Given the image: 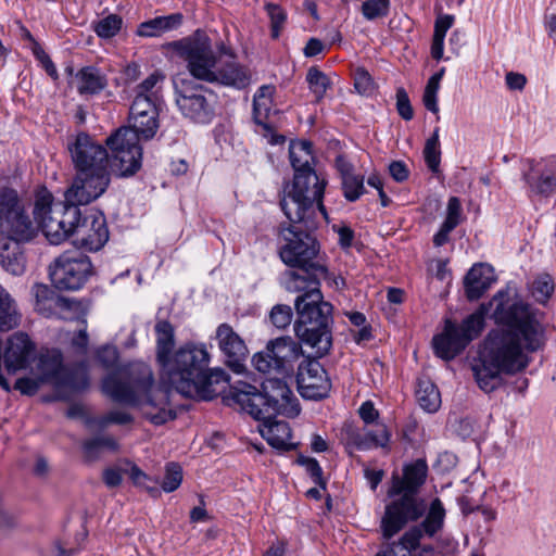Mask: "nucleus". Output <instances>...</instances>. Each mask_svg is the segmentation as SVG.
I'll return each mask as SVG.
<instances>
[{
    "mask_svg": "<svg viewBox=\"0 0 556 556\" xmlns=\"http://www.w3.org/2000/svg\"><path fill=\"white\" fill-rule=\"evenodd\" d=\"M489 307L497 327L485 336L471 365L475 380L485 393L498 389L504 375L525 371L531 354L542 351L547 341L545 314L508 290L497 291Z\"/></svg>",
    "mask_w": 556,
    "mask_h": 556,
    "instance_id": "1",
    "label": "nucleus"
},
{
    "mask_svg": "<svg viewBox=\"0 0 556 556\" xmlns=\"http://www.w3.org/2000/svg\"><path fill=\"white\" fill-rule=\"evenodd\" d=\"M210 362L205 343L186 342L160 366L161 378L186 397L212 400L223 391L228 376L222 368H211Z\"/></svg>",
    "mask_w": 556,
    "mask_h": 556,
    "instance_id": "2",
    "label": "nucleus"
},
{
    "mask_svg": "<svg viewBox=\"0 0 556 556\" xmlns=\"http://www.w3.org/2000/svg\"><path fill=\"white\" fill-rule=\"evenodd\" d=\"M122 381L109 375L102 383L103 392L113 401L138 407L153 425H163L176 417L169 402V391L155 384L152 369L144 363H134Z\"/></svg>",
    "mask_w": 556,
    "mask_h": 556,
    "instance_id": "3",
    "label": "nucleus"
},
{
    "mask_svg": "<svg viewBox=\"0 0 556 556\" xmlns=\"http://www.w3.org/2000/svg\"><path fill=\"white\" fill-rule=\"evenodd\" d=\"M289 152L294 178L292 185L286 187L280 206L288 219L305 220L312 226L317 210L326 217L323 204L326 180L319 178L312 167L311 142H294Z\"/></svg>",
    "mask_w": 556,
    "mask_h": 556,
    "instance_id": "4",
    "label": "nucleus"
},
{
    "mask_svg": "<svg viewBox=\"0 0 556 556\" xmlns=\"http://www.w3.org/2000/svg\"><path fill=\"white\" fill-rule=\"evenodd\" d=\"M320 214L318 210L316 215ZM315 216L311 226L305 220H290L288 227H281L280 238L283 244L280 247L279 255L281 261L298 270L286 271L285 287L289 292H300L307 288L311 281L317 287L320 278L326 277L327 268L318 260L319 245L311 231L317 227Z\"/></svg>",
    "mask_w": 556,
    "mask_h": 556,
    "instance_id": "5",
    "label": "nucleus"
},
{
    "mask_svg": "<svg viewBox=\"0 0 556 556\" xmlns=\"http://www.w3.org/2000/svg\"><path fill=\"white\" fill-rule=\"evenodd\" d=\"M427 470L426 462L418 459L404 467L403 477H392L391 486L388 491L391 501L384 506L380 520V531L383 539H392L407 523L417 521L424 516L426 504L416 494L426 481Z\"/></svg>",
    "mask_w": 556,
    "mask_h": 556,
    "instance_id": "6",
    "label": "nucleus"
},
{
    "mask_svg": "<svg viewBox=\"0 0 556 556\" xmlns=\"http://www.w3.org/2000/svg\"><path fill=\"white\" fill-rule=\"evenodd\" d=\"M34 236L33 222L18 194L13 189L0 190V264L10 274L25 270V258L20 243Z\"/></svg>",
    "mask_w": 556,
    "mask_h": 556,
    "instance_id": "7",
    "label": "nucleus"
},
{
    "mask_svg": "<svg viewBox=\"0 0 556 556\" xmlns=\"http://www.w3.org/2000/svg\"><path fill=\"white\" fill-rule=\"evenodd\" d=\"M294 301L298 319L294 323L299 340L315 350L316 355H326L332 345V305L323 300L319 287L313 280Z\"/></svg>",
    "mask_w": 556,
    "mask_h": 556,
    "instance_id": "8",
    "label": "nucleus"
},
{
    "mask_svg": "<svg viewBox=\"0 0 556 556\" xmlns=\"http://www.w3.org/2000/svg\"><path fill=\"white\" fill-rule=\"evenodd\" d=\"M231 400L253 417L271 415L296 416L300 407L296 397L282 378H267L262 382V392L254 386L238 381L230 388Z\"/></svg>",
    "mask_w": 556,
    "mask_h": 556,
    "instance_id": "9",
    "label": "nucleus"
},
{
    "mask_svg": "<svg viewBox=\"0 0 556 556\" xmlns=\"http://www.w3.org/2000/svg\"><path fill=\"white\" fill-rule=\"evenodd\" d=\"M79 215L80 210L66 201L54 203L53 195L47 188H40L36 192L34 216L50 243L60 244L72 236Z\"/></svg>",
    "mask_w": 556,
    "mask_h": 556,
    "instance_id": "10",
    "label": "nucleus"
},
{
    "mask_svg": "<svg viewBox=\"0 0 556 556\" xmlns=\"http://www.w3.org/2000/svg\"><path fill=\"white\" fill-rule=\"evenodd\" d=\"M168 48L184 60L193 78L212 83L218 56L205 31L197 29L190 36L169 42Z\"/></svg>",
    "mask_w": 556,
    "mask_h": 556,
    "instance_id": "11",
    "label": "nucleus"
},
{
    "mask_svg": "<svg viewBox=\"0 0 556 556\" xmlns=\"http://www.w3.org/2000/svg\"><path fill=\"white\" fill-rule=\"evenodd\" d=\"M488 309L486 305H480L460 325L450 319L445 320L442 333L434 336L432 340L435 355L444 361H451L460 354L483 330Z\"/></svg>",
    "mask_w": 556,
    "mask_h": 556,
    "instance_id": "12",
    "label": "nucleus"
},
{
    "mask_svg": "<svg viewBox=\"0 0 556 556\" xmlns=\"http://www.w3.org/2000/svg\"><path fill=\"white\" fill-rule=\"evenodd\" d=\"M29 374L37 375L46 384L66 387L74 390L88 386L85 365H79L76 372H71L63 364V355L54 348H40L29 367Z\"/></svg>",
    "mask_w": 556,
    "mask_h": 556,
    "instance_id": "13",
    "label": "nucleus"
},
{
    "mask_svg": "<svg viewBox=\"0 0 556 556\" xmlns=\"http://www.w3.org/2000/svg\"><path fill=\"white\" fill-rule=\"evenodd\" d=\"M176 104L181 114L195 122L208 123L214 115L213 93L194 80L176 77L174 79Z\"/></svg>",
    "mask_w": 556,
    "mask_h": 556,
    "instance_id": "14",
    "label": "nucleus"
},
{
    "mask_svg": "<svg viewBox=\"0 0 556 556\" xmlns=\"http://www.w3.org/2000/svg\"><path fill=\"white\" fill-rule=\"evenodd\" d=\"M92 275L90 258L81 253L66 251L49 266V276L59 290L76 291Z\"/></svg>",
    "mask_w": 556,
    "mask_h": 556,
    "instance_id": "15",
    "label": "nucleus"
},
{
    "mask_svg": "<svg viewBox=\"0 0 556 556\" xmlns=\"http://www.w3.org/2000/svg\"><path fill=\"white\" fill-rule=\"evenodd\" d=\"M301 354L302 348L298 342L290 337L278 338L270 341L265 351L256 353L252 363L260 372L287 376Z\"/></svg>",
    "mask_w": 556,
    "mask_h": 556,
    "instance_id": "16",
    "label": "nucleus"
},
{
    "mask_svg": "<svg viewBox=\"0 0 556 556\" xmlns=\"http://www.w3.org/2000/svg\"><path fill=\"white\" fill-rule=\"evenodd\" d=\"M141 135L131 127H121L106 138L114 166L121 176H131L141 167Z\"/></svg>",
    "mask_w": 556,
    "mask_h": 556,
    "instance_id": "17",
    "label": "nucleus"
},
{
    "mask_svg": "<svg viewBox=\"0 0 556 556\" xmlns=\"http://www.w3.org/2000/svg\"><path fill=\"white\" fill-rule=\"evenodd\" d=\"M111 181L109 169L76 170L64 197L68 204L76 207L87 205L99 199Z\"/></svg>",
    "mask_w": 556,
    "mask_h": 556,
    "instance_id": "18",
    "label": "nucleus"
},
{
    "mask_svg": "<svg viewBox=\"0 0 556 556\" xmlns=\"http://www.w3.org/2000/svg\"><path fill=\"white\" fill-rule=\"evenodd\" d=\"M73 243L88 252L101 250L109 240L105 216L98 211H87L79 215L73 228Z\"/></svg>",
    "mask_w": 556,
    "mask_h": 556,
    "instance_id": "19",
    "label": "nucleus"
},
{
    "mask_svg": "<svg viewBox=\"0 0 556 556\" xmlns=\"http://www.w3.org/2000/svg\"><path fill=\"white\" fill-rule=\"evenodd\" d=\"M521 178L530 195L549 198L556 191V160L554 157L526 160Z\"/></svg>",
    "mask_w": 556,
    "mask_h": 556,
    "instance_id": "20",
    "label": "nucleus"
},
{
    "mask_svg": "<svg viewBox=\"0 0 556 556\" xmlns=\"http://www.w3.org/2000/svg\"><path fill=\"white\" fill-rule=\"evenodd\" d=\"M67 149L75 170L109 169L106 149L88 134L79 132L68 141Z\"/></svg>",
    "mask_w": 556,
    "mask_h": 556,
    "instance_id": "21",
    "label": "nucleus"
},
{
    "mask_svg": "<svg viewBox=\"0 0 556 556\" xmlns=\"http://www.w3.org/2000/svg\"><path fill=\"white\" fill-rule=\"evenodd\" d=\"M296 383L304 399L319 400L328 395L331 383L326 370L316 359H304L298 368Z\"/></svg>",
    "mask_w": 556,
    "mask_h": 556,
    "instance_id": "22",
    "label": "nucleus"
},
{
    "mask_svg": "<svg viewBox=\"0 0 556 556\" xmlns=\"http://www.w3.org/2000/svg\"><path fill=\"white\" fill-rule=\"evenodd\" d=\"M37 345L30 337L23 331L11 334L3 351V363L9 374L28 370L37 353Z\"/></svg>",
    "mask_w": 556,
    "mask_h": 556,
    "instance_id": "23",
    "label": "nucleus"
},
{
    "mask_svg": "<svg viewBox=\"0 0 556 556\" xmlns=\"http://www.w3.org/2000/svg\"><path fill=\"white\" fill-rule=\"evenodd\" d=\"M218 349L225 356L226 364L235 371L244 369V361L248 356V348L244 340L227 324H220L215 332Z\"/></svg>",
    "mask_w": 556,
    "mask_h": 556,
    "instance_id": "24",
    "label": "nucleus"
},
{
    "mask_svg": "<svg viewBox=\"0 0 556 556\" xmlns=\"http://www.w3.org/2000/svg\"><path fill=\"white\" fill-rule=\"evenodd\" d=\"M159 105L153 100H147L141 96L135 97L129 112V122L132 129L149 140L159 129Z\"/></svg>",
    "mask_w": 556,
    "mask_h": 556,
    "instance_id": "25",
    "label": "nucleus"
},
{
    "mask_svg": "<svg viewBox=\"0 0 556 556\" xmlns=\"http://www.w3.org/2000/svg\"><path fill=\"white\" fill-rule=\"evenodd\" d=\"M275 417L276 415L271 414H269L268 418L254 417L262 421L258 426L260 433L273 447L283 451L292 450L294 444L291 442L289 424L283 420H276Z\"/></svg>",
    "mask_w": 556,
    "mask_h": 556,
    "instance_id": "26",
    "label": "nucleus"
},
{
    "mask_svg": "<svg viewBox=\"0 0 556 556\" xmlns=\"http://www.w3.org/2000/svg\"><path fill=\"white\" fill-rule=\"evenodd\" d=\"M494 269L483 263L475 264L464 279L465 293L468 300L476 301L495 282Z\"/></svg>",
    "mask_w": 556,
    "mask_h": 556,
    "instance_id": "27",
    "label": "nucleus"
},
{
    "mask_svg": "<svg viewBox=\"0 0 556 556\" xmlns=\"http://www.w3.org/2000/svg\"><path fill=\"white\" fill-rule=\"evenodd\" d=\"M276 88L273 85H263L258 88L253 98V117L254 122L263 128L264 136L274 131V123L271 121L273 98Z\"/></svg>",
    "mask_w": 556,
    "mask_h": 556,
    "instance_id": "28",
    "label": "nucleus"
},
{
    "mask_svg": "<svg viewBox=\"0 0 556 556\" xmlns=\"http://www.w3.org/2000/svg\"><path fill=\"white\" fill-rule=\"evenodd\" d=\"M214 72L212 83L237 88H244L249 85V75L247 71L233 61L222 63L217 60V65Z\"/></svg>",
    "mask_w": 556,
    "mask_h": 556,
    "instance_id": "29",
    "label": "nucleus"
},
{
    "mask_svg": "<svg viewBox=\"0 0 556 556\" xmlns=\"http://www.w3.org/2000/svg\"><path fill=\"white\" fill-rule=\"evenodd\" d=\"M156 336V361L164 364L169 358L176 349L175 345V329L167 320H159L154 327Z\"/></svg>",
    "mask_w": 556,
    "mask_h": 556,
    "instance_id": "30",
    "label": "nucleus"
},
{
    "mask_svg": "<svg viewBox=\"0 0 556 556\" xmlns=\"http://www.w3.org/2000/svg\"><path fill=\"white\" fill-rule=\"evenodd\" d=\"M76 79L77 91L81 96L97 94L108 85L105 76L93 66L79 70L76 74Z\"/></svg>",
    "mask_w": 556,
    "mask_h": 556,
    "instance_id": "31",
    "label": "nucleus"
},
{
    "mask_svg": "<svg viewBox=\"0 0 556 556\" xmlns=\"http://www.w3.org/2000/svg\"><path fill=\"white\" fill-rule=\"evenodd\" d=\"M182 15L179 13L160 16L143 22L138 26L137 34L141 37H157L180 26Z\"/></svg>",
    "mask_w": 556,
    "mask_h": 556,
    "instance_id": "32",
    "label": "nucleus"
},
{
    "mask_svg": "<svg viewBox=\"0 0 556 556\" xmlns=\"http://www.w3.org/2000/svg\"><path fill=\"white\" fill-rule=\"evenodd\" d=\"M416 399L420 407L428 412L434 413L441 406V395L437 386L428 378H419L416 389Z\"/></svg>",
    "mask_w": 556,
    "mask_h": 556,
    "instance_id": "33",
    "label": "nucleus"
},
{
    "mask_svg": "<svg viewBox=\"0 0 556 556\" xmlns=\"http://www.w3.org/2000/svg\"><path fill=\"white\" fill-rule=\"evenodd\" d=\"M21 323V314L10 294L0 286V330L9 331Z\"/></svg>",
    "mask_w": 556,
    "mask_h": 556,
    "instance_id": "34",
    "label": "nucleus"
},
{
    "mask_svg": "<svg viewBox=\"0 0 556 556\" xmlns=\"http://www.w3.org/2000/svg\"><path fill=\"white\" fill-rule=\"evenodd\" d=\"M445 517V509L442 505V502L439 498H434L429 507V511L421 522L419 527H421L422 531L429 535L433 536L443 526Z\"/></svg>",
    "mask_w": 556,
    "mask_h": 556,
    "instance_id": "35",
    "label": "nucleus"
},
{
    "mask_svg": "<svg viewBox=\"0 0 556 556\" xmlns=\"http://www.w3.org/2000/svg\"><path fill=\"white\" fill-rule=\"evenodd\" d=\"M163 75H161L160 73L151 74L136 87L135 97L141 96L147 100H153V102L161 103L159 84L163 80Z\"/></svg>",
    "mask_w": 556,
    "mask_h": 556,
    "instance_id": "36",
    "label": "nucleus"
},
{
    "mask_svg": "<svg viewBox=\"0 0 556 556\" xmlns=\"http://www.w3.org/2000/svg\"><path fill=\"white\" fill-rule=\"evenodd\" d=\"M422 535H424V531H422L421 527L415 526V527L410 528L408 531H406L401 536V539L399 540L397 543L393 542L390 545L389 549L383 552L382 554L392 555L391 551H393L395 556H397V554L395 552V547L401 545L407 552L405 555L410 556V552L418 548Z\"/></svg>",
    "mask_w": 556,
    "mask_h": 556,
    "instance_id": "37",
    "label": "nucleus"
},
{
    "mask_svg": "<svg viewBox=\"0 0 556 556\" xmlns=\"http://www.w3.org/2000/svg\"><path fill=\"white\" fill-rule=\"evenodd\" d=\"M390 432L386 425L377 424L372 429L363 431V441L371 448H386L390 442Z\"/></svg>",
    "mask_w": 556,
    "mask_h": 556,
    "instance_id": "38",
    "label": "nucleus"
},
{
    "mask_svg": "<svg viewBox=\"0 0 556 556\" xmlns=\"http://www.w3.org/2000/svg\"><path fill=\"white\" fill-rule=\"evenodd\" d=\"M123 20L116 14H110L93 23L94 33L103 39L114 37L122 28Z\"/></svg>",
    "mask_w": 556,
    "mask_h": 556,
    "instance_id": "39",
    "label": "nucleus"
},
{
    "mask_svg": "<svg viewBox=\"0 0 556 556\" xmlns=\"http://www.w3.org/2000/svg\"><path fill=\"white\" fill-rule=\"evenodd\" d=\"M425 161L432 173L439 170L441 161V150L439 142V129H434L432 136L427 139L424 149Z\"/></svg>",
    "mask_w": 556,
    "mask_h": 556,
    "instance_id": "40",
    "label": "nucleus"
},
{
    "mask_svg": "<svg viewBox=\"0 0 556 556\" xmlns=\"http://www.w3.org/2000/svg\"><path fill=\"white\" fill-rule=\"evenodd\" d=\"M555 289L554 281L548 274L540 275L531 286V293L539 303H546Z\"/></svg>",
    "mask_w": 556,
    "mask_h": 556,
    "instance_id": "41",
    "label": "nucleus"
},
{
    "mask_svg": "<svg viewBox=\"0 0 556 556\" xmlns=\"http://www.w3.org/2000/svg\"><path fill=\"white\" fill-rule=\"evenodd\" d=\"M265 10L270 21L271 38L277 39L285 27L287 21V12L276 3H266Z\"/></svg>",
    "mask_w": 556,
    "mask_h": 556,
    "instance_id": "42",
    "label": "nucleus"
},
{
    "mask_svg": "<svg viewBox=\"0 0 556 556\" xmlns=\"http://www.w3.org/2000/svg\"><path fill=\"white\" fill-rule=\"evenodd\" d=\"M309 89L317 100H320L330 85L328 77L317 67H311L306 75Z\"/></svg>",
    "mask_w": 556,
    "mask_h": 556,
    "instance_id": "43",
    "label": "nucleus"
},
{
    "mask_svg": "<svg viewBox=\"0 0 556 556\" xmlns=\"http://www.w3.org/2000/svg\"><path fill=\"white\" fill-rule=\"evenodd\" d=\"M389 8V0H366L362 3L361 11L366 20L372 21L387 16Z\"/></svg>",
    "mask_w": 556,
    "mask_h": 556,
    "instance_id": "44",
    "label": "nucleus"
},
{
    "mask_svg": "<svg viewBox=\"0 0 556 556\" xmlns=\"http://www.w3.org/2000/svg\"><path fill=\"white\" fill-rule=\"evenodd\" d=\"M342 187L346 200L354 202L364 193V178L354 174L342 178Z\"/></svg>",
    "mask_w": 556,
    "mask_h": 556,
    "instance_id": "45",
    "label": "nucleus"
},
{
    "mask_svg": "<svg viewBox=\"0 0 556 556\" xmlns=\"http://www.w3.org/2000/svg\"><path fill=\"white\" fill-rule=\"evenodd\" d=\"M31 294L35 299V307L39 312H46L50 307L48 303L54 299V291L45 283H35L31 287Z\"/></svg>",
    "mask_w": 556,
    "mask_h": 556,
    "instance_id": "46",
    "label": "nucleus"
},
{
    "mask_svg": "<svg viewBox=\"0 0 556 556\" xmlns=\"http://www.w3.org/2000/svg\"><path fill=\"white\" fill-rule=\"evenodd\" d=\"M182 481V469L177 463H169L165 468V477L162 489L165 492H173L179 488Z\"/></svg>",
    "mask_w": 556,
    "mask_h": 556,
    "instance_id": "47",
    "label": "nucleus"
},
{
    "mask_svg": "<svg viewBox=\"0 0 556 556\" xmlns=\"http://www.w3.org/2000/svg\"><path fill=\"white\" fill-rule=\"evenodd\" d=\"M440 83L441 81H438L437 78L430 77L426 85L424 96H422V101H424V105L426 106V109L435 114L439 112L437 97H438V91L440 89Z\"/></svg>",
    "mask_w": 556,
    "mask_h": 556,
    "instance_id": "48",
    "label": "nucleus"
},
{
    "mask_svg": "<svg viewBox=\"0 0 556 556\" xmlns=\"http://www.w3.org/2000/svg\"><path fill=\"white\" fill-rule=\"evenodd\" d=\"M298 464L305 468L306 472L318 486L326 489V481L323 478V469L315 458L300 456L298 458Z\"/></svg>",
    "mask_w": 556,
    "mask_h": 556,
    "instance_id": "49",
    "label": "nucleus"
},
{
    "mask_svg": "<svg viewBox=\"0 0 556 556\" xmlns=\"http://www.w3.org/2000/svg\"><path fill=\"white\" fill-rule=\"evenodd\" d=\"M269 317L274 326L285 329L291 324L293 313L289 305L278 304L271 308Z\"/></svg>",
    "mask_w": 556,
    "mask_h": 556,
    "instance_id": "50",
    "label": "nucleus"
},
{
    "mask_svg": "<svg viewBox=\"0 0 556 556\" xmlns=\"http://www.w3.org/2000/svg\"><path fill=\"white\" fill-rule=\"evenodd\" d=\"M46 384L37 375L18 378L15 381L14 389L24 395H35L41 386Z\"/></svg>",
    "mask_w": 556,
    "mask_h": 556,
    "instance_id": "51",
    "label": "nucleus"
},
{
    "mask_svg": "<svg viewBox=\"0 0 556 556\" xmlns=\"http://www.w3.org/2000/svg\"><path fill=\"white\" fill-rule=\"evenodd\" d=\"M132 421V416L126 410H111L99 420V426L105 428L111 424L127 425Z\"/></svg>",
    "mask_w": 556,
    "mask_h": 556,
    "instance_id": "52",
    "label": "nucleus"
},
{
    "mask_svg": "<svg viewBox=\"0 0 556 556\" xmlns=\"http://www.w3.org/2000/svg\"><path fill=\"white\" fill-rule=\"evenodd\" d=\"M396 109L400 116L405 121H410L414 116V111L410 105V101L407 92L404 88L396 90Z\"/></svg>",
    "mask_w": 556,
    "mask_h": 556,
    "instance_id": "53",
    "label": "nucleus"
},
{
    "mask_svg": "<svg viewBox=\"0 0 556 556\" xmlns=\"http://www.w3.org/2000/svg\"><path fill=\"white\" fill-rule=\"evenodd\" d=\"M462 205L460 201L456 197H452L447 203V214L443 224L446 227L456 228L460 222Z\"/></svg>",
    "mask_w": 556,
    "mask_h": 556,
    "instance_id": "54",
    "label": "nucleus"
},
{
    "mask_svg": "<svg viewBox=\"0 0 556 556\" xmlns=\"http://www.w3.org/2000/svg\"><path fill=\"white\" fill-rule=\"evenodd\" d=\"M344 440L349 447H354L359 451L368 450V445L363 441V431L353 428L352 426H348L344 429Z\"/></svg>",
    "mask_w": 556,
    "mask_h": 556,
    "instance_id": "55",
    "label": "nucleus"
},
{
    "mask_svg": "<svg viewBox=\"0 0 556 556\" xmlns=\"http://www.w3.org/2000/svg\"><path fill=\"white\" fill-rule=\"evenodd\" d=\"M354 87L361 94L369 93L372 90V79L364 68L355 71Z\"/></svg>",
    "mask_w": 556,
    "mask_h": 556,
    "instance_id": "56",
    "label": "nucleus"
},
{
    "mask_svg": "<svg viewBox=\"0 0 556 556\" xmlns=\"http://www.w3.org/2000/svg\"><path fill=\"white\" fill-rule=\"evenodd\" d=\"M117 357V351L113 346H104L98 352V359L105 368L115 366Z\"/></svg>",
    "mask_w": 556,
    "mask_h": 556,
    "instance_id": "57",
    "label": "nucleus"
},
{
    "mask_svg": "<svg viewBox=\"0 0 556 556\" xmlns=\"http://www.w3.org/2000/svg\"><path fill=\"white\" fill-rule=\"evenodd\" d=\"M506 86L510 90H522L527 84V77L523 74L508 72L505 76Z\"/></svg>",
    "mask_w": 556,
    "mask_h": 556,
    "instance_id": "58",
    "label": "nucleus"
},
{
    "mask_svg": "<svg viewBox=\"0 0 556 556\" xmlns=\"http://www.w3.org/2000/svg\"><path fill=\"white\" fill-rule=\"evenodd\" d=\"M454 23V16L453 15H441L437 18L434 24V34L433 36H441V38H444L446 35V31L452 27Z\"/></svg>",
    "mask_w": 556,
    "mask_h": 556,
    "instance_id": "59",
    "label": "nucleus"
},
{
    "mask_svg": "<svg viewBox=\"0 0 556 556\" xmlns=\"http://www.w3.org/2000/svg\"><path fill=\"white\" fill-rule=\"evenodd\" d=\"M358 414L365 424H372L379 416L378 410L370 401H366L361 405Z\"/></svg>",
    "mask_w": 556,
    "mask_h": 556,
    "instance_id": "60",
    "label": "nucleus"
},
{
    "mask_svg": "<svg viewBox=\"0 0 556 556\" xmlns=\"http://www.w3.org/2000/svg\"><path fill=\"white\" fill-rule=\"evenodd\" d=\"M390 175L394 180L402 182L408 178V169L401 161H394L389 166Z\"/></svg>",
    "mask_w": 556,
    "mask_h": 556,
    "instance_id": "61",
    "label": "nucleus"
},
{
    "mask_svg": "<svg viewBox=\"0 0 556 556\" xmlns=\"http://www.w3.org/2000/svg\"><path fill=\"white\" fill-rule=\"evenodd\" d=\"M123 473L117 468H106L103 471V481L109 488L118 486L122 483Z\"/></svg>",
    "mask_w": 556,
    "mask_h": 556,
    "instance_id": "62",
    "label": "nucleus"
},
{
    "mask_svg": "<svg viewBox=\"0 0 556 556\" xmlns=\"http://www.w3.org/2000/svg\"><path fill=\"white\" fill-rule=\"evenodd\" d=\"M99 438H93L84 442V452L88 459L92 460L99 456L101 447L99 445Z\"/></svg>",
    "mask_w": 556,
    "mask_h": 556,
    "instance_id": "63",
    "label": "nucleus"
},
{
    "mask_svg": "<svg viewBox=\"0 0 556 556\" xmlns=\"http://www.w3.org/2000/svg\"><path fill=\"white\" fill-rule=\"evenodd\" d=\"M544 27L549 38L556 40V13L546 12L544 15Z\"/></svg>",
    "mask_w": 556,
    "mask_h": 556,
    "instance_id": "64",
    "label": "nucleus"
}]
</instances>
